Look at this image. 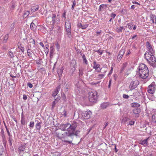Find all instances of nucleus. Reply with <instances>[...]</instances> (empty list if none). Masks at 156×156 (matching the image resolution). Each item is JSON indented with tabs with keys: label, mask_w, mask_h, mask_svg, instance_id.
Wrapping results in <instances>:
<instances>
[{
	"label": "nucleus",
	"mask_w": 156,
	"mask_h": 156,
	"mask_svg": "<svg viewBox=\"0 0 156 156\" xmlns=\"http://www.w3.org/2000/svg\"><path fill=\"white\" fill-rule=\"evenodd\" d=\"M156 89V85L154 82H153L149 85L147 88V92L148 93L153 94Z\"/></svg>",
	"instance_id": "6"
},
{
	"label": "nucleus",
	"mask_w": 156,
	"mask_h": 156,
	"mask_svg": "<svg viewBox=\"0 0 156 156\" xmlns=\"http://www.w3.org/2000/svg\"><path fill=\"white\" fill-rule=\"evenodd\" d=\"M102 32V31L101 30H100L99 31H97V32H96V33H97V34L96 35L97 36H98L101 33V32Z\"/></svg>",
	"instance_id": "44"
},
{
	"label": "nucleus",
	"mask_w": 156,
	"mask_h": 156,
	"mask_svg": "<svg viewBox=\"0 0 156 156\" xmlns=\"http://www.w3.org/2000/svg\"><path fill=\"white\" fill-rule=\"evenodd\" d=\"M9 38V35L8 34H6L5 35L4 37V38L3 39V41H5L6 42L7 40Z\"/></svg>",
	"instance_id": "37"
},
{
	"label": "nucleus",
	"mask_w": 156,
	"mask_h": 156,
	"mask_svg": "<svg viewBox=\"0 0 156 156\" xmlns=\"http://www.w3.org/2000/svg\"><path fill=\"white\" fill-rule=\"evenodd\" d=\"M28 44L30 46V47H35V41L32 38H30L27 40Z\"/></svg>",
	"instance_id": "11"
},
{
	"label": "nucleus",
	"mask_w": 156,
	"mask_h": 156,
	"mask_svg": "<svg viewBox=\"0 0 156 156\" xmlns=\"http://www.w3.org/2000/svg\"><path fill=\"white\" fill-rule=\"evenodd\" d=\"M68 125L69 126V128H67V131L69 134L68 136H72L74 134V132L77 127L76 123L75 122L72 125L68 123Z\"/></svg>",
	"instance_id": "4"
},
{
	"label": "nucleus",
	"mask_w": 156,
	"mask_h": 156,
	"mask_svg": "<svg viewBox=\"0 0 156 156\" xmlns=\"http://www.w3.org/2000/svg\"><path fill=\"white\" fill-rule=\"evenodd\" d=\"M123 28V27H119L117 28V31L118 32H122Z\"/></svg>",
	"instance_id": "32"
},
{
	"label": "nucleus",
	"mask_w": 156,
	"mask_h": 156,
	"mask_svg": "<svg viewBox=\"0 0 156 156\" xmlns=\"http://www.w3.org/2000/svg\"><path fill=\"white\" fill-rule=\"evenodd\" d=\"M148 139V138L143 140H141L140 141V144L143 145L147 146V140Z\"/></svg>",
	"instance_id": "18"
},
{
	"label": "nucleus",
	"mask_w": 156,
	"mask_h": 156,
	"mask_svg": "<svg viewBox=\"0 0 156 156\" xmlns=\"http://www.w3.org/2000/svg\"><path fill=\"white\" fill-rule=\"evenodd\" d=\"M18 48H19V49H20L21 51L22 52H23L24 51V48L23 47L22 45H21V44H20V43H18Z\"/></svg>",
	"instance_id": "27"
},
{
	"label": "nucleus",
	"mask_w": 156,
	"mask_h": 156,
	"mask_svg": "<svg viewBox=\"0 0 156 156\" xmlns=\"http://www.w3.org/2000/svg\"><path fill=\"white\" fill-rule=\"evenodd\" d=\"M76 61L75 60H72L71 61V62L70 64V65L71 67H73V71L75 70V67L76 65Z\"/></svg>",
	"instance_id": "17"
},
{
	"label": "nucleus",
	"mask_w": 156,
	"mask_h": 156,
	"mask_svg": "<svg viewBox=\"0 0 156 156\" xmlns=\"http://www.w3.org/2000/svg\"><path fill=\"white\" fill-rule=\"evenodd\" d=\"M42 46L43 48H44V46L43 42H41L39 43Z\"/></svg>",
	"instance_id": "59"
},
{
	"label": "nucleus",
	"mask_w": 156,
	"mask_h": 156,
	"mask_svg": "<svg viewBox=\"0 0 156 156\" xmlns=\"http://www.w3.org/2000/svg\"><path fill=\"white\" fill-rule=\"evenodd\" d=\"M136 36H137L136 35L133 36L132 37H131L132 39L133 40L134 39V38L136 37Z\"/></svg>",
	"instance_id": "61"
},
{
	"label": "nucleus",
	"mask_w": 156,
	"mask_h": 156,
	"mask_svg": "<svg viewBox=\"0 0 156 156\" xmlns=\"http://www.w3.org/2000/svg\"><path fill=\"white\" fill-rule=\"evenodd\" d=\"M99 53V55H101L103 53V51L102 50L99 49L97 51Z\"/></svg>",
	"instance_id": "46"
},
{
	"label": "nucleus",
	"mask_w": 156,
	"mask_h": 156,
	"mask_svg": "<svg viewBox=\"0 0 156 156\" xmlns=\"http://www.w3.org/2000/svg\"><path fill=\"white\" fill-rule=\"evenodd\" d=\"M133 3H134V4H137L139 5H140V4L139 3H138V2H133Z\"/></svg>",
	"instance_id": "63"
},
{
	"label": "nucleus",
	"mask_w": 156,
	"mask_h": 156,
	"mask_svg": "<svg viewBox=\"0 0 156 156\" xmlns=\"http://www.w3.org/2000/svg\"><path fill=\"white\" fill-rule=\"evenodd\" d=\"M104 5L103 4L100 5L99 9V11L101 10V9L102 8H103Z\"/></svg>",
	"instance_id": "54"
},
{
	"label": "nucleus",
	"mask_w": 156,
	"mask_h": 156,
	"mask_svg": "<svg viewBox=\"0 0 156 156\" xmlns=\"http://www.w3.org/2000/svg\"><path fill=\"white\" fill-rule=\"evenodd\" d=\"M108 104L107 103H103L101 105V107L102 109L106 108L108 106Z\"/></svg>",
	"instance_id": "25"
},
{
	"label": "nucleus",
	"mask_w": 156,
	"mask_h": 156,
	"mask_svg": "<svg viewBox=\"0 0 156 156\" xmlns=\"http://www.w3.org/2000/svg\"><path fill=\"white\" fill-rule=\"evenodd\" d=\"M60 86L57 87L56 90L53 91L52 94V95L53 97H55L58 94L60 89Z\"/></svg>",
	"instance_id": "15"
},
{
	"label": "nucleus",
	"mask_w": 156,
	"mask_h": 156,
	"mask_svg": "<svg viewBox=\"0 0 156 156\" xmlns=\"http://www.w3.org/2000/svg\"><path fill=\"white\" fill-rule=\"evenodd\" d=\"M146 46L147 47V50L150 52L149 53L153 52V50L152 48V46L148 41H147L146 42Z\"/></svg>",
	"instance_id": "12"
},
{
	"label": "nucleus",
	"mask_w": 156,
	"mask_h": 156,
	"mask_svg": "<svg viewBox=\"0 0 156 156\" xmlns=\"http://www.w3.org/2000/svg\"><path fill=\"white\" fill-rule=\"evenodd\" d=\"M65 29L66 32L67 36L69 37H71V23L70 20L67 19L65 21Z\"/></svg>",
	"instance_id": "3"
},
{
	"label": "nucleus",
	"mask_w": 156,
	"mask_h": 156,
	"mask_svg": "<svg viewBox=\"0 0 156 156\" xmlns=\"http://www.w3.org/2000/svg\"><path fill=\"white\" fill-rule=\"evenodd\" d=\"M30 14V12L28 11H25L23 14V17L24 18H26Z\"/></svg>",
	"instance_id": "24"
},
{
	"label": "nucleus",
	"mask_w": 156,
	"mask_h": 156,
	"mask_svg": "<svg viewBox=\"0 0 156 156\" xmlns=\"http://www.w3.org/2000/svg\"><path fill=\"white\" fill-rule=\"evenodd\" d=\"M42 123V122H38L37 124H36L35 125V127L37 129L39 130H40L41 127V124Z\"/></svg>",
	"instance_id": "22"
},
{
	"label": "nucleus",
	"mask_w": 156,
	"mask_h": 156,
	"mask_svg": "<svg viewBox=\"0 0 156 156\" xmlns=\"http://www.w3.org/2000/svg\"><path fill=\"white\" fill-rule=\"evenodd\" d=\"M124 54V51H123L122 50H121L119 51L118 57H119L120 58H121L122 57L123 55V54Z\"/></svg>",
	"instance_id": "28"
},
{
	"label": "nucleus",
	"mask_w": 156,
	"mask_h": 156,
	"mask_svg": "<svg viewBox=\"0 0 156 156\" xmlns=\"http://www.w3.org/2000/svg\"><path fill=\"white\" fill-rule=\"evenodd\" d=\"M24 150L25 148L24 146H21L18 149V152L19 154H20L21 153H23Z\"/></svg>",
	"instance_id": "21"
},
{
	"label": "nucleus",
	"mask_w": 156,
	"mask_h": 156,
	"mask_svg": "<svg viewBox=\"0 0 156 156\" xmlns=\"http://www.w3.org/2000/svg\"><path fill=\"white\" fill-rule=\"evenodd\" d=\"M28 85L29 87H30V88L32 87H33V85L30 83H29L28 84Z\"/></svg>",
	"instance_id": "52"
},
{
	"label": "nucleus",
	"mask_w": 156,
	"mask_h": 156,
	"mask_svg": "<svg viewBox=\"0 0 156 156\" xmlns=\"http://www.w3.org/2000/svg\"><path fill=\"white\" fill-rule=\"evenodd\" d=\"M9 55L11 58H12L13 57V52L12 51H9Z\"/></svg>",
	"instance_id": "40"
},
{
	"label": "nucleus",
	"mask_w": 156,
	"mask_h": 156,
	"mask_svg": "<svg viewBox=\"0 0 156 156\" xmlns=\"http://www.w3.org/2000/svg\"><path fill=\"white\" fill-rule=\"evenodd\" d=\"M6 131H7V133H8V134L9 137L10 136H10H12V135L10 133V132H9V130H6Z\"/></svg>",
	"instance_id": "51"
},
{
	"label": "nucleus",
	"mask_w": 156,
	"mask_h": 156,
	"mask_svg": "<svg viewBox=\"0 0 156 156\" xmlns=\"http://www.w3.org/2000/svg\"><path fill=\"white\" fill-rule=\"evenodd\" d=\"M39 9V7L37 6V7H36L35 6H33L31 8V11L33 12H35L37 10Z\"/></svg>",
	"instance_id": "30"
},
{
	"label": "nucleus",
	"mask_w": 156,
	"mask_h": 156,
	"mask_svg": "<svg viewBox=\"0 0 156 156\" xmlns=\"http://www.w3.org/2000/svg\"><path fill=\"white\" fill-rule=\"evenodd\" d=\"M30 27L31 30H34L36 28V26L35 24L32 22L30 24Z\"/></svg>",
	"instance_id": "26"
},
{
	"label": "nucleus",
	"mask_w": 156,
	"mask_h": 156,
	"mask_svg": "<svg viewBox=\"0 0 156 156\" xmlns=\"http://www.w3.org/2000/svg\"><path fill=\"white\" fill-rule=\"evenodd\" d=\"M60 99V97L59 96L57 97V98L55 99V100L58 101V100H59Z\"/></svg>",
	"instance_id": "55"
},
{
	"label": "nucleus",
	"mask_w": 156,
	"mask_h": 156,
	"mask_svg": "<svg viewBox=\"0 0 156 156\" xmlns=\"http://www.w3.org/2000/svg\"><path fill=\"white\" fill-rule=\"evenodd\" d=\"M94 65L93 66V68L95 69L97 72H100L101 69L100 68V65L99 64H98L95 61H94L93 62Z\"/></svg>",
	"instance_id": "10"
},
{
	"label": "nucleus",
	"mask_w": 156,
	"mask_h": 156,
	"mask_svg": "<svg viewBox=\"0 0 156 156\" xmlns=\"http://www.w3.org/2000/svg\"><path fill=\"white\" fill-rule=\"evenodd\" d=\"M76 5V1L74 0L73 2V5H72V6L71 8H72V9L73 10L74 9V8L75 6Z\"/></svg>",
	"instance_id": "36"
},
{
	"label": "nucleus",
	"mask_w": 156,
	"mask_h": 156,
	"mask_svg": "<svg viewBox=\"0 0 156 156\" xmlns=\"http://www.w3.org/2000/svg\"><path fill=\"white\" fill-rule=\"evenodd\" d=\"M82 58L83 59V62L87 65V64L88 62L85 56L83 55L82 56Z\"/></svg>",
	"instance_id": "34"
},
{
	"label": "nucleus",
	"mask_w": 156,
	"mask_h": 156,
	"mask_svg": "<svg viewBox=\"0 0 156 156\" xmlns=\"http://www.w3.org/2000/svg\"><path fill=\"white\" fill-rule=\"evenodd\" d=\"M66 12H64V13H63V17L64 18H66Z\"/></svg>",
	"instance_id": "62"
},
{
	"label": "nucleus",
	"mask_w": 156,
	"mask_h": 156,
	"mask_svg": "<svg viewBox=\"0 0 156 156\" xmlns=\"http://www.w3.org/2000/svg\"><path fill=\"white\" fill-rule=\"evenodd\" d=\"M152 121L156 123V113L154 114L152 116Z\"/></svg>",
	"instance_id": "31"
},
{
	"label": "nucleus",
	"mask_w": 156,
	"mask_h": 156,
	"mask_svg": "<svg viewBox=\"0 0 156 156\" xmlns=\"http://www.w3.org/2000/svg\"><path fill=\"white\" fill-rule=\"evenodd\" d=\"M123 97L124 98L128 99L129 98V96L127 95L123 94Z\"/></svg>",
	"instance_id": "41"
},
{
	"label": "nucleus",
	"mask_w": 156,
	"mask_h": 156,
	"mask_svg": "<svg viewBox=\"0 0 156 156\" xmlns=\"http://www.w3.org/2000/svg\"><path fill=\"white\" fill-rule=\"evenodd\" d=\"M107 72V70L105 69L104 71V72L103 73V74H99L98 75V79H102L105 76V73Z\"/></svg>",
	"instance_id": "20"
},
{
	"label": "nucleus",
	"mask_w": 156,
	"mask_h": 156,
	"mask_svg": "<svg viewBox=\"0 0 156 156\" xmlns=\"http://www.w3.org/2000/svg\"><path fill=\"white\" fill-rule=\"evenodd\" d=\"M62 113H63V115L65 117H66L67 116V112L66 110H64Z\"/></svg>",
	"instance_id": "42"
},
{
	"label": "nucleus",
	"mask_w": 156,
	"mask_h": 156,
	"mask_svg": "<svg viewBox=\"0 0 156 156\" xmlns=\"http://www.w3.org/2000/svg\"><path fill=\"white\" fill-rule=\"evenodd\" d=\"M55 104H56V103H55V101H54L53 102L52 104V108H53L54 107Z\"/></svg>",
	"instance_id": "56"
},
{
	"label": "nucleus",
	"mask_w": 156,
	"mask_h": 156,
	"mask_svg": "<svg viewBox=\"0 0 156 156\" xmlns=\"http://www.w3.org/2000/svg\"><path fill=\"white\" fill-rule=\"evenodd\" d=\"M138 69L140 76L142 79H146L148 76L149 70L147 66L143 63L140 64Z\"/></svg>",
	"instance_id": "1"
},
{
	"label": "nucleus",
	"mask_w": 156,
	"mask_h": 156,
	"mask_svg": "<svg viewBox=\"0 0 156 156\" xmlns=\"http://www.w3.org/2000/svg\"><path fill=\"white\" fill-rule=\"evenodd\" d=\"M34 122H31L30 123V127L32 128L34 126Z\"/></svg>",
	"instance_id": "39"
},
{
	"label": "nucleus",
	"mask_w": 156,
	"mask_h": 156,
	"mask_svg": "<svg viewBox=\"0 0 156 156\" xmlns=\"http://www.w3.org/2000/svg\"><path fill=\"white\" fill-rule=\"evenodd\" d=\"M16 6V4L15 2H12L10 6V8L11 9H13L15 8Z\"/></svg>",
	"instance_id": "33"
},
{
	"label": "nucleus",
	"mask_w": 156,
	"mask_h": 156,
	"mask_svg": "<svg viewBox=\"0 0 156 156\" xmlns=\"http://www.w3.org/2000/svg\"><path fill=\"white\" fill-rule=\"evenodd\" d=\"M140 108H135L133 109V113L136 115V116L138 117L139 114L140 112Z\"/></svg>",
	"instance_id": "13"
},
{
	"label": "nucleus",
	"mask_w": 156,
	"mask_h": 156,
	"mask_svg": "<svg viewBox=\"0 0 156 156\" xmlns=\"http://www.w3.org/2000/svg\"><path fill=\"white\" fill-rule=\"evenodd\" d=\"M134 122H135L134 121H131L129 122V125H133L134 124Z\"/></svg>",
	"instance_id": "50"
},
{
	"label": "nucleus",
	"mask_w": 156,
	"mask_h": 156,
	"mask_svg": "<svg viewBox=\"0 0 156 156\" xmlns=\"http://www.w3.org/2000/svg\"><path fill=\"white\" fill-rule=\"evenodd\" d=\"M56 15L55 14H52V17H51V21L49 22V18H47L46 19L47 22L48 23H50L52 26H53L55 24V20H56Z\"/></svg>",
	"instance_id": "9"
},
{
	"label": "nucleus",
	"mask_w": 156,
	"mask_h": 156,
	"mask_svg": "<svg viewBox=\"0 0 156 156\" xmlns=\"http://www.w3.org/2000/svg\"><path fill=\"white\" fill-rule=\"evenodd\" d=\"M98 94L96 91H94L89 93V100L91 102H95L97 101Z\"/></svg>",
	"instance_id": "5"
},
{
	"label": "nucleus",
	"mask_w": 156,
	"mask_h": 156,
	"mask_svg": "<svg viewBox=\"0 0 156 156\" xmlns=\"http://www.w3.org/2000/svg\"><path fill=\"white\" fill-rule=\"evenodd\" d=\"M131 106L132 107L138 108L140 107V104L136 102L133 103L131 104Z\"/></svg>",
	"instance_id": "23"
},
{
	"label": "nucleus",
	"mask_w": 156,
	"mask_h": 156,
	"mask_svg": "<svg viewBox=\"0 0 156 156\" xmlns=\"http://www.w3.org/2000/svg\"><path fill=\"white\" fill-rule=\"evenodd\" d=\"M68 125V123L66 124H62L61 125L60 128L63 130H65L66 129H67V128H69Z\"/></svg>",
	"instance_id": "19"
},
{
	"label": "nucleus",
	"mask_w": 156,
	"mask_h": 156,
	"mask_svg": "<svg viewBox=\"0 0 156 156\" xmlns=\"http://www.w3.org/2000/svg\"><path fill=\"white\" fill-rule=\"evenodd\" d=\"M127 26L128 27L129 29H131L132 28L133 25H132V23H129L127 24V26H126V27H127Z\"/></svg>",
	"instance_id": "35"
},
{
	"label": "nucleus",
	"mask_w": 156,
	"mask_h": 156,
	"mask_svg": "<svg viewBox=\"0 0 156 156\" xmlns=\"http://www.w3.org/2000/svg\"><path fill=\"white\" fill-rule=\"evenodd\" d=\"M11 138H12V136H10H10L9 137V142L11 144Z\"/></svg>",
	"instance_id": "60"
},
{
	"label": "nucleus",
	"mask_w": 156,
	"mask_h": 156,
	"mask_svg": "<svg viewBox=\"0 0 156 156\" xmlns=\"http://www.w3.org/2000/svg\"><path fill=\"white\" fill-rule=\"evenodd\" d=\"M27 96L25 94L23 95V99L24 100H26L27 99Z\"/></svg>",
	"instance_id": "48"
},
{
	"label": "nucleus",
	"mask_w": 156,
	"mask_h": 156,
	"mask_svg": "<svg viewBox=\"0 0 156 156\" xmlns=\"http://www.w3.org/2000/svg\"><path fill=\"white\" fill-rule=\"evenodd\" d=\"M32 51L29 48H28L27 50V55L30 58L32 57Z\"/></svg>",
	"instance_id": "29"
},
{
	"label": "nucleus",
	"mask_w": 156,
	"mask_h": 156,
	"mask_svg": "<svg viewBox=\"0 0 156 156\" xmlns=\"http://www.w3.org/2000/svg\"><path fill=\"white\" fill-rule=\"evenodd\" d=\"M79 76H82L83 74V71L82 70H81L80 69H79Z\"/></svg>",
	"instance_id": "45"
},
{
	"label": "nucleus",
	"mask_w": 156,
	"mask_h": 156,
	"mask_svg": "<svg viewBox=\"0 0 156 156\" xmlns=\"http://www.w3.org/2000/svg\"><path fill=\"white\" fill-rule=\"evenodd\" d=\"M139 84L138 81H132L130 84L129 88L130 90H132L135 89Z\"/></svg>",
	"instance_id": "8"
},
{
	"label": "nucleus",
	"mask_w": 156,
	"mask_h": 156,
	"mask_svg": "<svg viewBox=\"0 0 156 156\" xmlns=\"http://www.w3.org/2000/svg\"><path fill=\"white\" fill-rule=\"evenodd\" d=\"M45 51L46 54H48L49 52V49H48V50L46 49H45Z\"/></svg>",
	"instance_id": "58"
},
{
	"label": "nucleus",
	"mask_w": 156,
	"mask_h": 156,
	"mask_svg": "<svg viewBox=\"0 0 156 156\" xmlns=\"http://www.w3.org/2000/svg\"><path fill=\"white\" fill-rule=\"evenodd\" d=\"M69 135V134L68 135L67 137H66L64 138H62V140L63 142H66L68 143L69 144H70L72 143V141L69 140L68 139V137L71 136H68Z\"/></svg>",
	"instance_id": "16"
},
{
	"label": "nucleus",
	"mask_w": 156,
	"mask_h": 156,
	"mask_svg": "<svg viewBox=\"0 0 156 156\" xmlns=\"http://www.w3.org/2000/svg\"><path fill=\"white\" fill-rule=\"evenodd\" d=\"M131 53V52L130 51V50L129 49L128 50L127 52V55H129Z\"/></svg>",
	"instance_id": "53"
},
{
	"label": "nucleus",
	"mask_w": 156,
	"mask_h": 156,
	"mask_svg": "<svg viewBox=\"0 0 156 156\" xmlns=\"http://www.w3.org/2000/svg\"><path fill=\"white\" fill-rule=\"evenodd\" d=\"M144 56L146 59L151 65H153L155 62L156 59L153 55V53L146 51Z\"/></svg>",
	"instance_id": "2"
},
{
	"label": "nucleus",
	"mask_w": 156,
	"mask_h": 156,
	"mask_svg": "<svg viewBox=\"0 0 156 156\" xmlns=\"http://www.w3.org/2000/svg\"><path fill=\"white\" fill-rule=\"evenodd\" d=\"M111 80H110L109 82V85L108 86V88H110V87L111 85Z\"/></svg>",
	"instance_id": "57"
},
{
	"label": "nucleus",
	"mask_w": 156,
	"mask_h": 156,
	"mask_svg": "<svg viewBox=\"0 0 156 156\" xmlns=\"http://www.w3.org/2000/svg\"><path fill=\"white\" fill-rule=\"evenodd\" d=\"M74 132H74V134L73 135H75L76 136H77L79 133L80 131H76L75 132V133H74Z\"/></svg>",
	"instance_id": "47"
},
{
	"label": "nucleus",
	"mask_w": 156,
	"mask_h": 156,
	"mask_svg": "<svg viewBox=\"0 0 156 156\" xmlns=\"http://www.w3.org/2000/svg\"><path fill=\"white\" fill-rule=\"evenodd\" d=\"M150 20L153 23H156V16L154 15L151 14L150 16Z\"/></svg>",
	"instance_id": "14"
},
{
	"label": "nucleus",
	"mask_w": 156,
	"mask_h": 156,
	"mask_svg": "<svg viewBox=\"0 0 156 156\" xmlns=\"http://www.w3.org/2000/svg\"><path fill=\"white\" fill-rule=\"evenodd\" d=\"M81 27L83 29H86L88 25H82L81 24H80Z\"/></svg>",
	"instance_id": "38"
},
{
	"label": "nucleus",
	"mask_w": 156,
	"mask_h": 156,
	"mask_svg": "<svg viewBox=\"0 0 156 156\" xmlns=\"http://www.w3.org/2000/svg\"><path fill=\"white\" fill-rule=\"evenodd\" d=\"M92 114V112L90 111H86L82 113V116L84 119H88L90 118Z\"/></svg>",
	"instance_id": "7"
},
{
	"label": "nucleus",
	"mask_w": 156,
	"mask_h": 156,
	"mask_svg": "<svg viewBox=\"0 0 156 156\" xmlns=\"http://www.w3.org/2000/svg\"><path fill=\"white\" fill-rule=\"evenodd\" d=\"M54 51V50H53V49L51 47L50 48V54H52L53 53Z\"/></svg>",
	"instance_id": "49"
},
{
	"label": "nucleus",
	"mask_w": 156,
	"mask_h": 156,
	"mask_svg": "<svg viewBox=\"0 0 156 156\" xmlns=\"http://www.w3.org/2000/svg\"><path fill=\"white\" fill-rule=\"evenodd\" d=\"M116 16V15L114 13H112L111 14V17L112 18L114 19L115 18Z\"/></svg>",
	"instance_id": "43"
},
{
	"label": "nucleus",
	"mask_w": 156,
	"mask_h": 156,
	"mask_svg": "<svg viewBox=\"0 0 156 156\" xmlns=\"http://www.w3.org/2000/svg\"><path fill=\"white\" fill-rule=\"evenodd\" d=\"M124 68L122 67L120 70V72L122 73V71L124 70Z\"/></svg>",
	"instance_id": "64"
}]
</instances>
